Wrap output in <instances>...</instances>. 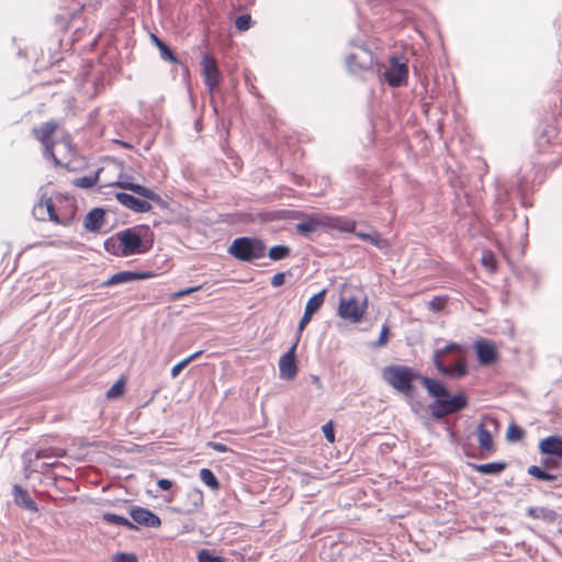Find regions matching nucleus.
I'll return each mask as SVG.
<instances>
[{
  "label": "nucleus",
  "instance_id": "obj_1",
  "mask_svg": "<svg viewBox=\"0 0 562 562\" xmlns=\"http://www.w3.org/2000/svg\"><path fill=\"white\" fill-rule=\"evenodd\" d=\"M153 235L148 226L125 228L108 238L104 248L116 257L145 255L153 248Z\"/></svg>",
  "mask_w": 562,
  "mask_h": 562
},
{
  "label": "nucleus",
  "instance_id": "obj_2",
  "mask_svg": "<svg viewBox=\"0 0 562 562\" xmlns=\"http://www.w3.org/2000/svg\"><path fill=\"white\" fill-rule=\"evenodd\" d=\"M33 212L38 220H49L56 224L67 225L75 215L76 206L71 199L61 194H56L54 198L43 194Z\"/></svg>",
  "mask_w": 562,
  "mask_h": 562
},
{
  "label": "nucleus",
  "instance_id": "obj_3",
  "mask_svg": "<svg viewBox=\"0 0 562 562\" xmlns=\"http://www.w3.org/2000/svg\"><path fill=\"white\" fill-rule=\"evenodd\" d=\"M432 361L439 373L445 376L461 379L468 374L464 348L457 342H450L441 349H436Z\"/></svg>",
  "mask_w": 562,
  "mask_h": 562
},
{
  "label": "nucleus",
  "instance_id": "obj_4",
  "mask_svg": "<svg viewBox=\"0 0 562 562\" xmlns=\"http://www.w3.org/2000/svg\"><path fill=\"white\" fill-rule=\"evenodd\" d=\"M557 130L549 127L536 139L537 157L546 166H555L562 160V144L557 140Z\"/></svg>",
  "mask_w": 562,
  "mask_h": 562
},
{
  "label": "nucleus",
  "instance_id": "obj_5",
  "mask_svg": "<svg viewBox=\"0 0 562 562\" xmlns=\"http://www.w3.org/2000/svg\"><path fill=\"white\" fill-rule=\"evenodd\" d=\"M382 378L394 390L411 395L414 391L413 382L419 379L420 375L411 367L391 364L383 368Z\"/></svg>",
  "mask_w": 562,
  "mask_h": 562
},
{
  "label": "nucleus",
  "instance_id": "obj_6",
  "mask_svg": "<svg viewBox=\"0 0 562 562\" xmlns=\"http://www.w3.org/2000/svg\"><path fill=\"white\" fill-rule=\"evenodd\" d=\"M266 244L256 237H238L228 247V254L234 258L251 262L266 256Z\"/></svg>",
  "mask_w": 562,
  "mask_h": 562
},
{
  "label": "nucleus",
  "instance_id": "obj_7",
  "mask_svg": "<svg viewBox=\"0 0 562 562\" xmlns=\"http://www.w3.org/2000/svg\"><path fill=\"white\" fill-rule=\"evenodd\" d=\"M467 406L468 397L464 393H458L451 397L449 396L435 400V402L430 404L429 409L432 417L440 419L450 414L462 411Z\"/></svg>",
  "mask_w": 562,
  "mask_h": 562
},
{
  "label": "nucleus",
  "instance_id": "obj_8",
  "mask_svg": "<svg viewBox=\"0 0 562 562\" xmlns=\"http://www.w3.org/2000/svg\"><path fill=\"white\" fill-rule=\"evenodd\" d=\"M58 127H59V124L56 121H48V122L43 123L41 126L34 127L32 130L33 136L44 147V155L47 158L53 159L56 165H58L59 161L56 158L55 153H54L55 142L53 139V136Z\"/></svg>",
  "mask_w": 562,
  "mask_h": 562
},
{
  "label": "nucleus",
  "instance_id": "obj_9",
  "mask_svg": "<svg viewBox=\"0 0 562 562\" xmlns=\"http://www.w3.org/2000/svg\"><path fill=\"white\" fill-rule=\"evenodd\" d=\"M384 79L393 88L405 86L408 79L407 60L404 57H391L390 66L384 71Z\"/></svg>",
  "mask_w": 562,
  "mask_h": 562
},
{
  "label": "nucleus",
  "instance_id": "obj_10",
  "mask_svg": "<svg viewBox=\"0 0 562 562\" xmlns=\"http://www.w3.org/2000/svg\"><path fill=\"white\" fill-rule=\"evenodd\" d=\"M367 311V301L360 302L357 297H341L338 305V315L345 321L357 324Z\"/></svg>",
  "mask_w": 562,
  "mask_h": 562
},
{
  "label": "nucleus",
  "instance_id": "obj_11",
  "mask_svg": "<svg viewBox=\"0 0 562 562\" xmlns=\"http://www.w3.org/2000/svg\"><path fill=\"white\" fill-rule=\"evenodd\" d=\"M202 74L204 83L213 92L222 80V75L217 66L216 59L211 55H204L202 58Z\"/></svg>",
  "mask_w": 562,
  "mask_h": 562
},
{
  "label": "nucleus",
  "instance_id": "obj_12",
  "mask_svg": "<svg viewBox=\"0 0 562 562\" xmlns=\"http://www.w3.org/2000/svg\"><path fill=\"white\" fill-rule=\"evenodd\" d=\"M300 337H296L293 346L279 360L280 376L282 379L292 380L297 374V366L295 361V350Z\"/></svg>",
  "mask_w": 562,
  "mask_h": 562
},
{
  "label": "nucleus",
  "instance_id": "obj_13",
  "mask_svg": "<svg viewBox=\"0 0 562 562\" xmlns=\"http://www.w3.org/2000/svg\"><path fill=\"white\" fill-rule=\"evenodd\" d=\"M204 506V494L198 487H190L183 496L180 512L187 515L196 513Z\"/></svg>",
  "mask_w": 562,
  "mask_h": 562
},
{
  "label": "nucleus",
  "instance_id": "obj_14",
  "mask_svg": "<svg viewBox=\"0 0 562 562\" xmlns=\"http://www.w3.org/2000/svg\"><path fill=\"white\" fill-rule=\"evenodd\" d=\"M474 349L481 366H490L498 359V351L492 341L479 339L474 342Z\"/></svg>",
  "mask_w": 562,
  "mask_h": 562
},
{
  "label": "nucleus",
  "instance_id": "obj_15",
  "mask_svg": "<svg viewBox=\"0 0 562 562\" xmlns=\"http://www.w3.org/2000/svg\"><path fill=\"white\" fill-rule=\"evenodd\" d=\"M128 513L133 521L140 526L149 528H158L161 526V519L147 508L133 506Z\"/></svg>",
  "mask_w": 562,
  "mask_h": 562
},
{
  "label": "nucleus",
  "instance_id": "obj_16",
  "mask_svg": "<svg viewBox=\"0 0 562 562\" xmlns=\"http://www.w3.org/2000/svg\"><path fill=\"white\" fill-rule=\"evenodd\" d=\"M155 277V273L151 271L144 272H133V271H120L114 273L109 280L104 282V285H115L120 283H126L136 280H146Z\"/></svg>",
  "mask_w": 562,
  "mask_h": 562
},
{
  "label": "nucleus",
  "instance_id": "obj_17",
  "mask_svg": "<svg viewBox=\"0 0 562 562\" xmlns=\"http://www.w3.org/2000/svg\"><path fill=\"white\" fill-rule=\"evenodd\" d=\"M322 228H326L325 214L308 216L305 221L295 225L296 232L303 236H308Z\"/></svg>",
  "mask_w": 562,
  "mask_h": 562
},
{
  "label": "nucleus",
  "instance_id": "obj_18",
  "mask_svg": "<svg viewBox=\"0 0 562 562\" xmlns=\"http://www.w3.org/2000/svg\"><path fill=\"white\" fill-rule=\"evenodd\" d=\"M539 451L544 456H553L562 461V437L549 436L539 441Z\"/></svg>",
  "mask_w": 562,
  "mask_h": 562
},
{
  "label": "nucleus",
  "instance_id": "obj_19",
  "mask_svg": "<svg viewBox=\"0 0 562 562\" xmlns=\"http://www.w3.org/2000/svg\"><path fill=\"white\" fill-rule=\"evenodd\" d=\"M115 198L122 205L134 212L145 213L151 210L148 201L137 199L132 194L120 192L116 193Z\"/></svg>",
  "mask_w": 562,
  "mask_h": 562
},
{
  "label": "nucleus",
  "instance_id": "obj_20",
  "mask_svg": "<svg viewBox=\"0 0 562 562\" xmlns=\"http://www.w3.org/2000/svg\"><path fill=\"white\" fill-rule=\"evenodd\" d=\"M325 225L326 228L338 229L347 233H355L357 223L356 221L345 216H331L325 214Z\"/></svg>",
  "mask_w": 562,
  "mask_h": 562
},
{
  "label": "nucleus",
  "instance_id": "obj_21",
  "mask_svg": "<svg viewBox=\"0 0 562 562\" xmlns=\"http://www.w3.org/2000/svg\"><path fill=\"white\" fill-rule=\"evenodd\" d=\"M419 379L430 396L435 397L436 400L441 397H449V392L442 382L428 376H420Z\"/></svg>",
  "mask_w": 562,
  "mask_h": 562
},
{
  "label": "nucleus",
  "instance_id": "obj_22",
  "mask_svg": "<svg viewBox=\"0 0 562 562\" xmlns=\"http://www.w3.org/2000/svg\"><path fill=\"white\" fill-rule=\"evenodd\" d=\"M113 186L120 187L122 189L130 190L147 200L159 202L160 196L154 192L151 189L144 187L142 184L132 183V182H115Z\"/></svg>",
  "mask_w": 562,
  "mask_h": 562
},
{
  "label": "nucleus",
  "instance_id": "obj_23",
  "mask_svg": "<svg viewBox=\"0 0 562 562\" xmlns=\"http://www.w3.org/2000/svg\"><path fill=\"white\" fill-rule=\"evenodd\" d=\"M105 222V213L102 209L91 210L85 220V226L89 231H99L102 228Z\"/></svg>",
  "mask_w": 562,
  "mask_h": 562
},
{
  "label": "nucleus",
  "instance_id": "obj_24",
  "mask_svg": "<svg viewBox=\"0 0 562 562\" xmlns=\"http://www.w3.org/2000/svg\"><path fill=\"white\" fill-rule=\"evenodd\" d=\"M476 437L480 448L490 453L495 451L492 432L484 424H480L476 428Z\"/></svg>",
  "mask_w": 562,
  "mask_h": 562
},
{
  "label": "nucleus",
  "instance_id": "obj_25",
  "mask_svg": "<svg viewBox=\"0 0 562 562\" xmlns=\"http://www.w3.org/2000/svg\"><path fill=\"white\" fill-rule=\"evenodd\" d=\"M13 494L18 505H21L33 513L38 510L36 503L31 498L29 492L20 485H14Z\"/></svg>",
  "mask_w": 562,
  "mask_h": 562
},
{
  "label": "nucleus",
  "instance_id": "obj_26",
  "mask_svg": "<svg viewBox=\"0 0 562 562\" xmlns=\"http://www.w3.org/2000/svg\"><path fill=\"white\" fill-rule=\"evenodd\" d=\"M472 468L481 474L495 475V474H499L501 472H503L505 470L506 463L505 462H490V463H484V464H472Z\"/></svg>",
  "mask_w": 562,
  "mask_h": 562
},
{
  "label": "nucleus",
  "instance_id": "obj_27",
  "mask_svg": "<svg viewBox=\"0 0 562 562\" xmlns=\"http://www.w3.org/2000/svg\"><path fill=\"white\" fill-rule=\"evenodd\" d=\"M102 519L108 524L123 526L130 530L137 529V527L134 522H132L127 518L116 515V514L105 513V514H103Z\"/></svg>",
  "mask_w": 562,
  "mask_h": 562
},
{
  "label": "nucleus",
  "instance_id": "obj_28",
  "mask_svg": "<svg viewBox=\"0 0 562 562\" xmlns=\"http://www.w3.org/2000/svg\"><path fill=\"white\" fill-rule=\"evenodd\" d=\"M326 290L323 289L318 293L314 294L306 303L305 311L315 314L325 302Z\"/></svg>",
  "mask_w": 562,
  "mask_h": 562
},
{
  "label": "nucleus",
  "instance_id": "obj_29",
  "mask_svg": "<svg viewBox=\"0 0 562 562\" xmlns=\"http://www.w3.org/2000/svg\"><path fill=\"white\" fill-rule=\"evenodd\" d=\"M200 480L213 491H218L221 484L215 474L210 469H201L199 473Z\"/></svg>",
  "mask_w": 562,
  "mask_h": 562
},
{
  "label": "nucleus",
  "instance_id": "obj_30",
  "mask_svg": "<svg viewBox=\"0 0 562 562\" xmlns=\"http://www.w3.org/2000/svg\"><path fill=\"white\" fill-rule=\"evenodd\" d=\"M126 384V378L121 376L106 392L105 396L108 400H115L124 394Z\"/></svg>",
  "mask_w": 562,
  "mask_h": 562
},
{
  "label": "nucleus",
  "instance_id": "obj_31",
  "mask_svg": "<svg viewBox=\"0 0 562 562\" xmlns=\"http://www.w3.org/2000/svg\"><path fill=\"white\" fill-rule=\"evenodd\" d=\"M291 255V249L284 245H277L269 249L268 256L273 261H279L288 258Z\"/></svg>",
  "mask_w": 562,
  "mask_h": 562
},
{
  "label": "nucleus",
  "instance_id": "obj_32",
  "mask_svg": "<svg viewBox=\"0 0 562 562\" xmlns=\"http://www.w3.org/2000/svg\"><path fill=\"white\" fill-rule=\"evenodd\" d=\"M528 474H530L531 476H533L535 479H537L539 481L552 482L557 479L555 475L546 472L544 470L540 469L537 465L529 467Z\"/></svg>",
  "mask_w": 562,
  "mask_h": 562
},
{
  "label": "nucleus",
  "instance_id": "obj_33",
  "mask_svg": "<svg viewBox=\"0 0 562 562\" xmlns=\"http://www.w3.org/2000/svg\"><path fill=\"white\" fill-rule=\"evenodd\" d=\"M449 297L447 295L434 296L428 303V308L435 313H439L447 306Z\"/></svg>",
  "mask_w": 562,
  "mask_h": 562
},
{
  "label": "nucleus",
  "instance_id": "obj_34",
  "mask_svg": "<svg viewBox=\"0 0 562 562\" xmlns=\"http://www.w3.org/2000/svg\"><path fill=\"white\" fill-rule=\"evenodd\" d=\"M99 179L98 173L77 178L72 181L74 186L78 188L89 189L97 184Z\"/></svg>",
  "mask_w": 562,
  "mask_h": 562
},
{
  "label": "nucleus",
  "instance_id": "obj_35",
  "mask_svg": "<svg viewBox=\"0 0 562 562\" xmlns=\"http://www.w3.org/2000/svg\"><path fill=\"white\" fill-rule=\"evenodd\" d=\"M506 437L509 441H519L525 437V430L515 424L509 425Z\"/></svg>",
  "mask_w": 562,
  "mask_h": 562
},
{
  "label": "nucleus",
  "instance_id": "obj_36",
  "mask_svg": "<svg viewBox=\"0 0 562 562\" xmlns=\"http://www.w3.org/2000/svg\"><path fill=\"white\" fill-rule=\"evenodd\" d=\"M157 48L159 49L160 56L165 60H169L172 64H178L179 59L176 57L171 48L165 43H160Z\"/></svg>",
  "mask_w": 562,
  "mask_h": 562
},
{
  "label": "nucleus",
  "instance_id": "obj_37",
  "mask_svg": "<svg viewBox=\"0 0 562 562\" xmlns=\"http://www.w3.org/2000/svg\"><path fill=\"white\" fill-rule=\"evenodd\" d=\"M198 562H227L225 558L213 555L210 550L202 549L198 553Z\"/></svg>",
  "mask_w": 562,
  "mask_h": 562
},
{
  "label": "nucleus",
  "instance_id": "obj_38",
  "mask_svg": "<svg viewBox=\"0 0 562 562\" xmlns=\"http://www.w3.org/2000/svg\"><path fill=\"white\" fill-rule=\"evenodd\" d=\"M481 263L487 270L494 272L496 270V258L494 254L490 250H486L482 254Z\"/></svg>",
  "mask_w": 562,
  "mask_h": 562
},
{
  "label": "nucleus",
  "instance_id": "obj_39",
  "mask_svg": "<svg viewBox=\"0 0 562 562\" xmlns=\"http://www.w3.org/2000/svg\"><path fill=\"white\" fill-rule=\"evenodd\" d=\"M61 456H63V453H61L60 449H53V448L41 449V450H37L35 453L36 459H46V458H50V457L58 458Z\"/></svg>",
  "mask_w": 562,
  "mask_h": 562
},
{
  "label": "nucleus",
  "instance_id": "obj_40",
  "mask_svg": "<svg viewBox=\"0 0 562 562\" xmlns=\"http://www.w3.org/2000/svg\"><path fill=\"white\" fill-rule=\"evenodd\" d=\"M356 236L359 237L362 240L369 241L374 246L380 247V235L379 233L374 232L373 234H367L361 232H355Z\"/></svg>",
  "mask_w": 562,
  "mask_h": 562
},
{
  "label": "nucleus",
  "instance_id": "obj_41",
  "mask_svg": "<svg viewBox=\"0 0 562 562\" xmlns=\"http://www.w3.org/2000/svg\"><path fill=\"white\" fill-rule=\"evenodd\" d=\"M251 18L249 14L239 15L235 21L238 31H247L250 27Z\"/></svg>",
  "mask_w": 562,
  "mask_h": 562
},
{
  "label": "nucleus",
  "instance_id": "obj_42",
  "mask_svg": "<svg viewBox=\"0 0 562 562\" xmlns=\"http://www.w3.org/2000/svg\"><path fill=\"white\" fill-rule=\"evenodd\" d=\"M113 562H138L137 557L134 553L119 552L113 555Z\"/></svg>",
  "mask_w": 562,
  "mask_h": 562
},
{
  "label": "nucleus",
  "instance_id": "obj_43",
  "mask_svg": "<svg viewBox=\"0 0 562 562\" xmlns=\"http://www.w3.org/2000/svg\"><path fill=\"white\" fill-rule=\"evenodd\" d=\"M322 430H323V434H324L325 438L327 439V441L333 443L335 441V431H334L333 422L326 423L322 427Z\"/></svg>",
  "mask_w": 562,
  "mask_h": 562
},
{
  "label": "nucleus",
  "instance_id": "obj_44",
  "mask_svg": "<svg viewBox=\"0 0 562 562\" xmlns=\"http://www.w3.org/2000/svg\"><path fill=\"white\" fill-rule=\"evenodd\" d=\"M314 314L312 313H308L307 311H304V314L299 323V327H297V337H301V334L302 331L305 329V327L307 326V324L311 322L312 317H313Z\"/></svg>",
  "mask_w": 562,
  "mask_h": 562
},
{
  "label": "nucleus",
  "instance_id": "obj_45",
  "mask_svg": "<svg viewBox=\"0 0 562 562\" xmlns=\"http://www.w3.org/2000/svg\"><path fill=\"white\" fill-rule=\"evenodd\" d=\"M288 274H291L290 271H288ZM285 276L286 272H278L271 278V285L274 288H279L284 284L285 282Z\"/></svg>",
  "mask_w": 562,
  "mask_h": 562
},
{
  "label": "nucleus",
  "instance_id": "obj_46",
  "mask_svg": "<svg viewBox=\"0 0 562 562\" xmlns=\"http://www.w3.org/2000/svg\"><path fill=\"white\" fill-rule=\"evenodd\" d=\"M203 286L202 285H196V286H191V288H187V289H183V290H180L176 293L172 294V299H180V297H183V296H187L193 292H196V291H200Z\"/></svg>",
  "mask_w": 562,
  "mask_h": 562
},
{
  "label": "nucleus",
  "instance_id": "obj_47",
  "mask_svg": "<svg viewBox=\"0 0 562 562\" xmlns=\"http://www.w3.org/2000/svg\"><path fill=\"white\" fill-rule=\"evenodd\" d=\"M187 366H189V363H188L184 359H182L181 361H179L178 363H176V364L171 368V372H170L171 378H173V379H175V378H177V376L180 374V372H181V371H182Z\"/></svg>",
  "mask_w": 562,
  "mask_h": 562
},
{
  "label": "nucleus",
  "instance_id": "obj_48",
  "mask_svg": "<svg viewBox=\"0 0 562 562\" xmlns=\"http://www.w3.org/2000/svg\"><path fill=\"white\" fill-rule=\"evenodd\" d=\"M389 327L386 325H384L381 329V333H380V337L376 341V345L382 347L384 346L386 342H387V339H389Z\"/></svg>",
  "mask_w": 562,
  "mask_h": 562
},
{
  "label": "nucleus",
  "instance_id": "obj_49",
  "mask_svg": "<svg viewBox=\"0 0 562 562\" xmlns=\"http://www.w3.org/2000/svg\"><path fill=\"white\" fill-rule=\"evenodd\" d=\"M207 446L210 448H212L214 451H217V452H227V451H229V448L226 445L221 443V442L210 441V442H207Z\"/></svg>",
  "mask_w": 562,
  "mask_h": 562
},
{
  "label": "nucleus",
  "instance_id": "obj_50",
  "mask_svg": "<svg viewBox=\"0 0 562 562\" xmlns=\"http://www.w3.org/2000/svg\"><path fill=\"white\" fill-rule=\"evenodd\" d=\"M157 485L162 491H168L172 487V482L168 479H160L157 482Z\"/></svg>",
  "mask_w": 562,
  "mask_h": 562
},
{
  "label": "nucleus",
  "instance_id": "obj_51",
  "mask_svg": "<svg viewBox=\"0 0 562 562\" xmlns=\"http://www.w3.org/2000/svg\"><path fill=\"white\" fill-rule=\"evenodd\" d=\"M357 55L352 54V55H349L348 58H347V65H348V68L351 70V71H356L357 70Z\"/></svg>",
  "mask_w": 562,
  "mask_h": 562
},
{
  "label": "nucleus",
  "instance_id": "obj_52",
  "mask_svg": "<svg viewBox=\"0 0 562 562\" xmlns=\"http://www.w3.org/2000/svg\"><path fill=\"white\" fill-rule=\"evenodd\" d=\"M203 353L202 350H199L192 355H190L189 357L184 358V360L190 364L192 361H194L195 359H198L201 355Z\"/></svg>",
  "mask_w": 562,
  "mask_h": 562
},
{
  "label": "nucleus",
  "instance_id": "obj_53",
  "mask_svg": "<svg viewBox=\"0 0 562 562\" xmlns=\"http://www.w3.org/2000/svg\"><path fill=\"white\" fill-rule=\"evenodd\" d=\"M151 43L157 47L162 41L155 34H150Z\"/></svg>",
  "mask_w": 562,
  "mask_h": 562
},
{
  "label": "nucleus",
  "instance_id": "obj_54",
  "mask_svg": "<svg viewBox=\"0 0 562 562\" xmlns=\"http://www.w3.org/2000/svg\"><path fill=\"white\" fill-rule=\"evenodd\" d=\"M544 465H546L547 468H555V467H557V462H555V461H553V460H546V461H544Z\"/></svg>",
  "mask_w": 562,
  "mask_h": 562
},
{
  "label": "nucleus",
  "instance_id": "obj_55",
  "mask_svg": "<svg viewBox=\"0 0 562 562\" xmlns=\"http://www.w3.org/2000/svg\"><path fill=\"white\" fill-rule=\"evenodd\" d=\"M486 419H487V422H488L491 425H493V426H494V428H495V429L497 428L498 423H497L496 418L488 417V418H486Z\"/></svg>",
  "mask_w": 562,
  "mask_h": 562
},
{
  "label": "nucleus",
  "instance_id": "obj_56",
  "mask_svg": "<svg viewBox=\"0 0 562 562\" xmlns=\"http://www.w3.org/2000/svg\"><path fill=\"white\" fill-rule=\"evenodd\" d=\"M119 144L124 148H132V145L126 142L120 140Z\"/></svg>",
  "mask_w": 562,
  "mask_h": 562
}]
</instances>
